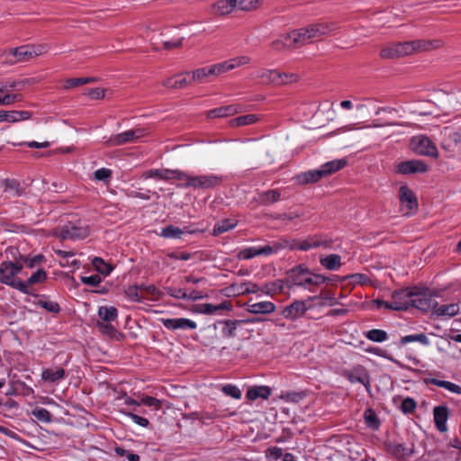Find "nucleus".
I'll use <instances>...</instances> for the list:
<instances>
[{"mask_svg":"<svg viewBox=\"0 0 461 461\" xmlns=\"http://www.w3.org/2000/svg\"><path fill=\"white\" fill-rule=\"evenodd\" d=\"M339 280V276L329 278L322 275L313 274L304 265L296 266L286 273V285L289 289L298 286L308 291H312L314 286H319L327 281Z\"/></svg>","mask_w":461,"mask_h":461,"instance_id":"obj_1","label":"nucleus"},{"mask_svg":"<svg viewBox=\"0 0 461 461\" xmlns=\"http://www.w3.org/2000/svg\"><path fill=\"white\" fill-rule=\"evenodd\" d=\"M23 268V263L20 261H4L0 264V283L17 289L23 294H31V291L27 288V284L17 277V275Z\"/></svg>","mask_w":461,"mask_h":461,"instance_id":"obj_2","label":"nucleus"},{"mask_svg":"<svg viewBox=\"0 0 461 461\" xmlns=\"http://www.w3.org/2000/svg\"><path fill=\"white\" fill-rule=\"evenodd\" d=\"M182 181H184V183L178 185V186L180 187H193L194 189H211L220 185L222 183V176L215 174L190 176L187 173H185V176Z\"/></svg>","mask_w":461,"mask_h":461,"instance_id":"obj_3","label":"nucleus"},{"mask_svg":"<svg viewBox=\"0 0 461 461\" xmlns=\"http://www.w3.org/2000/svg\"><path fill=\"white\" fill-rule=\"evenodd\" d=\"M312 32L304 31V32L301 33L300 31H289L284 33L275 44L278 49L280 45L284 48H291L305 44L311 38L315 37V33H312Z\"/></svg>","mask_w":461,"mask_h":461,"instance_id":"obj_4","label":"nucleus"},{"mask_svg":"<svg viewBox=\"0 0 461 461\" xmlns=\"http://www.w3.org/2000/svg\"><path fill=\"white\" fill-rule=\"evenodd\" d=\"M411 149L420 156L438 158V152L435 144L425 135H417L411 140Z\"/></svg>","mask_w":461,"mask_h":461,"instance_id":"obj_5","label":"nucleus"},{"mask_svg":"<svg viewBox=\"0 0 461 461\" xmlns=\"http://www.w3.org/2000/svg\"><path fill=\"white\" fill-rule=\"evenodd\" d=\"M148 133V130L145 128L129 130L111 136L106 143L108 146H120L128 142H134Z\"/></svg>","mask_w":461,"mask_h":461,"instance_id":"obj_6","label":"nucleus"},{"mask_svg":"<svg viewBox=\"0 0 461 461\" xmlns=\"http://www.w3.org/2000/svg\"><path fill=\"white\" fill-rule=\"evenodd\" d=\"M411 307L417 308L423 312L433 310L438 306V302L428 293L420 290L417 287L412 288Z\"/></svg>","mask_w":461,"mask_h":461,"instance_id":"obj_7","label":"nucleus"},{"mask_svg":"<svg viewBox=\"0 0 461 461\" xmlns=\"http://www.w3.org/2000/svg\"><path fill=\"white\" fill-rule=\"evenodd\" d=\"M185 176V172L178 169H167V168H153L145 171L142 177L145 179L158 177L162 180L168 181L171 179L183 180Z\"/></svg>","mask_w":461,"mask_h":461,"instance_id":"obj_8","label":"nucleus"},{"mask_svg":"<svg viewBox=\"0 0 461 461\" xmlns=\"http://www.w3.org/2000/svg\"><path fill=\"white\" fill-rule=\"evenodd\" d=\"M89 230L86 226L68 223L63 225L59 230V238L61 240H81L88 236Z\"/></svg>","mask_w":461,"mask_h":461,"instance_id":"obj_9","label":"nucleus"},{"mask_svg":"<svg viewBox=\"0 0 461 461\" xmlns=\"http://www.w3.org/2000/svg\"><path fill=\"white\" fill-rule=\"evenodd\" d=\"M399 196L402 205V212L404 214H410L417 208V199L413 192L407 185H402L400 187Z\"/></svg>","mask_w":461,"mask_h":461,"instance_id":"obj_10","label":"nucleus"},{"mask_svg":"<svg viewBox=\"0 0 461 461\" xmlns=\"http://www.w3.org/2000/svg\"><path fill=\"white\" fill-rule=\"evenodd\" d=\"M412 295V288H405L394 291L392 294V300L394 305V311L402 312L409 309V307H411V301Z\"/></svg>","mask_w":461,"mask_h":461,"instance_id":"obj_11","label":"nucleus"},{"mask_svg":"<svg viewBox=\"0 0 461 461\" xmlns=\"http://www.w3.org/2000/svg\"><path fill=\"white\" fill-rule=\"evenodd\" d=\"M429 169L428 165L420 159H411L401 162L397 165V173L410 175L416 173H425Z\"/></svg>","mask_w":461,"mask_h":461,"instance_id":"obj_12","label":"nucleus"},{"mask_svg":"<svg viewBox=\"0 0 461 461\" xmlns=\"http://www.w3.org/2000/svg\"><path fill=\"white\" fill-rule=\"evenodd\" d=\"M161 323L169 330H187L197 328L196 322L187 318H163Z\"/></svg>","mask_w":461,"mask_h":461,"instance_id":"obj_13","label":"nucleus"},{"mask_svg":"<svg viewBox=\"0 0 461 461\" xmlns=\"http://www.w3.org/2000/svg\"><path fill=\"white\" fill-rule=\"evenodd\" d=\"M47 50V47L43 45H27L21 46L14 50V55L17 57L18 61H23L31 58L41 55Z\"/></svg>","mask_w":461,"mask_h":461,"instance_id":"obj_14","label":"nucleus"},{"mask_svg":"<svg viewBox=\"0 0 461 461\" xmlns=\"http://www.w3.org/2000/svg\"><path fill=\"white\" fill-rule=\"evenodd\" d=\"M307 311L304 301L296 300L282 310V315L288 320H296L302 317Z\"/></svg>","mask_w":461,"mask_h":461,"instance_id":"obj_15","label":"nucleus"},{"mask_svg":"<svg viewBox=\"0 0 461 461\" xmlns=\"http://www.w3.org/2000/svg\"><path fill=\"white\" fill-rule=\"evenodd\" d=\"M449 417V409L446 405H438L433 409V419L437 429L439 432L447 430V421Z\"/></svg>","mask_w":461,"mask_h":461,"instance_id":"obj_16","label":"nucleus"},{"mask_svg":"<svg viewBox=\"0 0 461 461\" xmlns=\"http://www.w3.org/2000/svg\"><path fill=\"white\" fill-rule=\"evenodd\" d=\"M32 116V113L30 111H4L0 110V122H18L21 121H26L31 119Z\"/></svg>","mask_w":461,"mask_h":461,"instance_id":"obj_17","label":"nucleus"},{"mask_svg":"<svg viewBox=\"0 0 461 461\" xmlns=\"http://www.w3.org/2000/svg\"><path fill=\"white\" fill-rule=\"evenodd\" d=\"M41 376L44 382L58 384L66 377V371L59 366L46 368L42 370Z\"/></svg>","mask_w":461,"mask_h":461,"instance_id":"obj_18","label":"nucleus"},{"mask_svg":"<svg viewBox=\"0 0 461 461\" xmlns=\"http://www.w3.org/2000/svg\"><path fill=\"white\" fill-rule=\"evenodd\" d=\"M237 8V0H218L212 5V13L215 15H227Z\"/></svg>","mask_w":461,"mask_h":461,"instance_id":"obj_19","label":"nucleus"},{"mask_svg":"<svg viewBox=\"0 0 461 461\" xmlns=\"http://www.w3.org/2000/svg\"><path fill=\"white\" fill-rule=\"evenodd\" d=\"M276 305L269 301L248 303V312L253 314H269L274 312Z\"/></svg>","mask_w":461,"mask_h":461,"instance_id":"obj_20","label":"nucleus"},{"mask_svg":"<svg viewBox=\"0 0 461 461\" xmlns=\"http://www.w3.org/2000/svg\"><path fill=\"white\" fill-rule=\"evenodd\" d=\"M33 79L32 78H24L22 80H12V81H5L0 83V93L4 92H11L12 91H20L22 90L25 86L32 84Z\"/></svg>","mask_w":461,"mask_h":461,"instance_id":"obj_21","label":"nucleus"},{"mask_svg":"<svg viewBox=\"0 0 461 461\" xmlns=\"http://www.w3.org/2000/svg\"><path fill=\"white\" fill-rule=\"evenodd\" d=\"M198 312L203 314H215L220 311H231L232 305L230 302L225 301L218 305L212 303H203L198 305Z\"/></svg>","mask_w":461,"mask_h":461,"instance_id":"obj_22","label":"nucleus"},{"mask_svg":"<svg viewBox=\"0 0 461 461\" xmlns=\"http://www.w3.org/2000/svg\"><path fill=\"white\" fill-rule=\"evenodd\" d=\"M271 394V388L267 385L253 386L247 391L246 397L250 401L258 398L263 400L268 399Z\"/></svg>","mask_w":461,"mask_h":461,"instance_id":"obj_23","label":"nucleus"},{"mask_svg":"<svg viewBox=\"0 0 461 461\" xmlns=\"http://www.w3.org/2000/svg\"><path fill=\"white\" fill-rule=\"evenodd\" d=\"M194 230H189L188 227L180 229L174 225H168L161 230L160 236L166 239H180L184 233H194Z\"/></svg>","mask_w":461,"mask_h":461,"instance_id":"obj_24","label":"nucleus"},{"mask_svg":"<svg viewBox=\"0 0 461 461\" xmlns=\"http://www.w3.org/2000/svg\"><path fill=\"white\" fill-rule=\"evenodd\" d=\"M346 377L351 384H362L366 387L369 385V376L366 371L362 368H355L352 372L346 375Z\"/></svg>","mask_w":461,"mask_h":461,"instance_id":"obj_25","label":"nucleus"},{"mask_svg":"<svg viewBox=\"0 0 461 461\" xmlns=\"http://www.w3.org/2000/svg\"><path fill=\"white\" fill-rule=\"evenodd\" d=\"M323 177L324 176L321 173V168H318L301 173L296 176V180L297 183L300 185H306L310 183L318 182L320 179Z\"/></svg>","mask_w":461,"mask_h":461,"instance_id":"obj_26","label":"nucleus"},{"mask_svg":"<svg viewBox=\"0 0 461 461\" xmlns=\"http://www.w3.org/2000/svg\"><path fill=\"white\" fill-rule=\"evenodd\" d=\"M285 285H286V278L285 280L277 279L263 285L260 287V292L267 295L273 296L274 294L283 292Z\"/></svg>","mask_w":461,"mask_h":461,"instance_id":"obj_27","label":"nucleus"},{"mask_svg":"<svg viewBox=\"0 0 461 461\" xmlns=\"http://www.w3.org/2000/svg\"><path fill=\"white\" fill-rule=\"evenodd\" d=\"M388 452L393 456L401 459L408 458L411 456L412 451L411 448L406 447L401 443H389L387 446Z\"/></svg>","mask_w":461,"mask_h":461,"instance_id":"obj_28","label":"nucleus"},{"mask_svg":"<svg viewBox=\"0 0 461 461\" xmlns=\"http://www.w3.org/2000/svg\"><path fill=\"white\" fill-rule=\"evenodd\" d=\"M434 314L437 317H447L450 318L456 316L459 312V304L458 303H450L438 305L436 308H433Z\"/></svg>","mask_w":461,"mask_h":461,"instance_id":"obj_29","label":"nucleus"},{"mask_svg":"<svg viewBox=\"0 0 461 461\" xmlns=\"http://www.w3.org/2000/svg\"><path fill=\"white\" fill-rule=\"evenodd\" d=\"M346 164V159H335L323 164L320 168L323 176L327 177L343 168Z\"/></svg>","mask_w":461,"mask_h":461,"instance_id":"obj_30","label":"nucleus"},{"mask_svg":"<svg viewBox=\"0 0 461 461\" xmlns=\"http://www.w3.org/2000/svg\"><path fill=\"white\" fill-rule=\"evenodd\" d=\"M258 321V319L253 318V319L243 320L242 321L245 322V323H254V322H256ZM240 321H221L220 323L223 324V328L221 330V332H222L223 336L228 337V338L234 337L237 326H238V324Z\"/></svg>","mask_w":461,"mask_h":461,"instance_id":"obj_31","label":"nucleus"},{"mask_svg":"<svg viewBox=\"0 0 461 461\" xmlns=\"http://www.w3.org/2000/svg\"><path fill=\"white\" fill-rule=\"evenodd\" d=\"M321 265L330 271L338 270L341 267V257L338 254H330L320 258Z\"/></svg>","mask_w":461,"mask_h":461,"instance_id":"obj_32","label":"nucleus"},{"mask_svg":"<svg viewBox=\"0 0 461 461\" xmlns=\"http://www.w3.org/2000/svg\"><path fill=\"white\" fill-rule=\"evenodd\" d=\"M415 52H422L439 48L442 45L440 40H414Z\"/></svg>","mask_w":461,"mask_h":461,"instance_id":"obj_33","label":"nucleus"},{"mask_svg":"<svg viewBox=\"0 0 461 461\" xmlns=\"http://www.w3.org/2000/svg\"><path fill=\"white\" fill-rule=\"evenodd\" d=\"M399 48L398 42L388 43L381 49L380 57L390 59L401 58L402 56Z\"/></svg>","mask_w":461,"mask_h":461,"instance_id":"obj_34","label":"nucleus"},{"mask_svg":"<svg viewBox=\"0 0 461 461\" xmlns=\"http://www.w3.org/2000/svg\"><path fill=\"white\" fill-rule=\"evenodd\" d=\"M258 77L261 79L263 85L278 86V70L276 69H262L258 71Z\"/></svg>","mask_w":461,"mask_h":461,"instance_id":"obj_35","label":"nucleus"},{"mask_svg":"<svg viewBox=\"0 0 461 461\" xmlns=\"http://www.w3.org/2000/svg\"><path fill=\"white\" fill-rule=\"evenodd\" d=\"M186 75V73L185 74ZM180 78L174 79L173 77L167 78L162 82V85L167 88L179 89L184 88L191 84V80L188 76H178Z\"/></svg>","mask_w":461,"mask_h":461,"instance_id":"obj_36","label":"nucleus"},{"mask_svg":"<svg viewBox=\"0 0 461 461\" xmlns=\"http://www.w3.org/2000/svg\"><path fill=\"white\" fill-rule=\"evenodd\" d=\"M98 316L101 322H112L117 319L118 311L113 306H100Z\"/></svg>","mask_w":461,"mask_h":461,"instance_id":"obj_37","label":"nucleus"},{"mask_svg":"<svg viewBox=\"0 0 461 461\" xmlns=\"http://www.w3.org/2000/svg\"><path fill=\"white\" fill-rule=\"evenodd\" d=\"M0 106H10L23 101V95L20 93L4 92L1 93Z\"/></svg>","mask_w":461,"mask_h":461,"instance_id":"obj_38","label":"nucleus"},{"mask_svg":"<svg viewBox=\"0 0 461 461\" xmlns=\"http://www.w3.org/2000/svg\"><path fill=\"white\" fill-rule=\"evenodd\" d=\"M259 121V116L257 114H246L232 119L230 122L231 127H240L244 125L254 124Z\"/></svg>","mask_w":461,"mask_h":461,"instance_id":"obj_39","label":"nucleus"},{"mask_svg":"<svg viewBox=\"0 0 461 461\" xmlns=\"http://www.w3.org/2000/svg\"><path fill=\"white\" fill-rule=\"evenodd\" d=\"M237 225V221L235 220L230 219H223L218 221L212 230V234L214 236L222 234L231 229H233Z\"/></svg>","mask_w":461,"mask_h":461,"instance_id":"obj_40","label":"nucleus"},{"mask_svg":"<svg viewBox=\"0 0 461 461\" xmlns=\"http://www.w3.org/2000/svg\"><path fill=\"white\" fill-rule=\"evenodd\" d=\"M322 245V242L316 237H309L303 240H299L294 246V249L306 251Z\"/></svg>","mask_w":461,"mask_h":461,"instance_id":"obj_41","label":"nucleus"},{"mask_svg":"<svg viewBox=\"0 0 461 461\" xmlns=\"http://www.w3.org/2000/svg\"><path fill=\"white\" fill-rule=\"evenodd\" d=\"M366 425L373 430H377L380 427L379 419L373 409H366L364 412Z\"/></svg>","mask_w":461,"mask_h":461,"instance_id":"obj_42","label":"nucleus"},{"mask_svg":"<svg viewBox=\"0 0 461 461\" xmlns=\"http://www.w3.org/2000/svg\"><path fill=\"white\" fill-rule=\"evenodd\" d=\"M280 199V192L277 190H269L263 192L258 195V202L261 204L268 205L277 202Z\"/></svg>","mask_w":461,"mask_h":461,"instance_id":"obj_43","label":"nucleus"},{"mask_svg":"<svg viewBox=\"0 0 461 461\" xmlns=\"http://www.w3.org/2000/svg\"><path fill=\"white\" fill-rule=\"evenodd\" d=\"M97 78L94 77H77V78H69L66 80L64 84V89H71L74 87H77L79 86L85 85V84H90L96 82Z\"/></svg>","mask_w":461,"mask_h":461,"instance_id":"obj_44","label":"nucleus"},{"mask_svg":"<svg viewBox=\"0 0 461 461\" xmlns=\"http://www.w3.org/2000/svg\"><path fill=\"white\" fill-rule=\"evenodd\" d=\"M411 342H419L423 346L429 345V340L425 333L406 335V336H403L401 338V343L402 345L411 343Z\"/></svg>","mask_w":461,"mask_h":461,"instance_id":"obj_45","label":"nucleus"},{"mask_svg":"<svg viewBox=\"0 0 461 461\" xmlns=\"http://www.w3.org/2000/svg\"><path fill=\"white\" fill-rule=\"evenodd\" d=\"M160 35L162 37L161 43L163 44L164 48L167 50L181 46L182 41L185 39L183 36L171 38L167 35V33H161Z\"/></svg>","mask_w":461,"mask_h":461,"instance_id":"obj_46","label":"nucleus"},{"mask_svg":"<svg viewBox=\"0 0 461 461\" xmlns=\"http://www.w3.org/2000/svg\"><path fill=\"white\" fill-rule=\"evenodd\" d=\"M186 76L189 77L192 84L193 82L202 83L203 79L206 77L211 76V74H208V67H205L197 68L194 70L192 73L187 72Z\"/></svg>","mask_w":461,"mask_h":461,"instance_id":"obj_47","label":"nucleus"},{"mask_svg":"<svg viewBox=\"0 0 461 461\" xmlns=\"http://www.w3.org/2000/svg\"><path fill=\"white\" fill-rule=\"evenodd\" d=\"M262 0H237V7L241 11H252L258 9Z\"/></svg>","mask_w":461,"mask_h":461,"instance_id":"obj_48","label":"nucleus"},{"mask_svg":"<svg viewBox=\"0 0 461 461\" xmlns=\"http://www.w3.org/2000/svg\"><path fill=\"white\" fill-rule=\"evenodd\" d=\"M278 86L292 84L300 79V76L293 72H281L278 70Z\"/></svg>","mask_w":461,"mask_h":461,"instance_id":"obj_49","label":"nucleus"},{"mask_svg":"<svg viewBox=\"0 0 461 461\" xmlns=\"http://www.w3.org/2000/svg\"><path fill=\"white\" fill-rule=\"evenodd\" d=\"M366 337L369 340L374 341V342H383L387 339L388 335L383 330L374 329V330H370L369 331H367V333L366 334Z\"/></svg>","mask_w":461,"mask_h":461,"instance_id":"obj_50","label":"nucleus"},{"mask_svg":"<svg viewBox=\"0 0 461 461\" xmlns=\"http://www.w3.org/2000/svg\"><path fill=\"white\" fill-rule=\"evenodd\" d=\"M45 258L43 255H36L32 258L27 256H21L19 260L21 263L23 262L30 268H33L41 265L44 261Z\"/></svg>","mask_w":461,"mask_h":461,"instance_id":"obj_51","label":"nucleus"},{"mask_svg":"<svg viewBox=\"0 0 461 461\" xmlns=\"http://www.w3.org/2000/svg\"><path fill=\"white\" fill-rule=\"evenodd\" d=\"M96 326L103 334L108 335L111 338H115L118 335L117 330L111 322H101L98 321Z\"/></svg>","mask_w":461,"mask_h":461,"instance_id":"obj_52","label":"nucleus"},{"mask_svg":"<svg viewBox=\"0 0 461 461\" xmlns=\"http://www.w3.org/2000/svg\"><path fill=\"white\" fill-rule=\"evenodd\" d=\"M47 274L45 270L42 268L38 269L35 273H33L28 280L25 282L27 284V288H29V285H32L35 284L42 283L46 280Z\"/></svg>","mask_w":461,"mask_h":461,"instance_id":"obj_53","label":"nucleus"},{"mask_svg":"<svg viewBox=\"0 0 461 461\" xmlns=\"http://www.w3.org/2000/svg\"><path fill=\"white\" fill-rule=\"evenodd\" d=\"M32 415L41 422H50L51 415L50 411L43 407H36L32 411Z\"/></svg>","mask_w":461,"mask_h":461,"instance_id":"obj_54","label":"nucleus"},{"mask_svg":"<svg viewBox=\"0 0 461 461\" xmlns=\"http://www.w3.org/2000/svg\"><path fill=\"white\" fill-rule=\"evenodd\" d=\"M257 256H260L259 247H249L240 250L238 254L240 259L249 260Z\"/></svg>","mask_w":461,"mask_h":461,"instance_id":"obj_55","label":"nucleus"},{"mask_svg":"<svg viewBox=\"0 0 461 461\" xmlns=\"http://www.w3.org/2000/svg\"><path fill=\"white\" fill-rule=\"evenodd\" d=\"M92 264L98 272L104 275H109L112 271V267L105 263L101 258H95Z\"/></svg>","mask_w":461,"mask_h":461,"instance_id":"obj_56","label":"nucleus"},{"mask_svg":"<svg viewBox=\"0 0 461 461\" xmlns=\"http://www.w3.org/2000/svg\"><path fill=\"white\" fill-rule=\"evenodd\" d=\"M37 305L52 313H58L60 311L59 304L50 300H39Z\"/></svg>","mask_w":461,"mask_h":461,"instance_id":"obj_57","label":"nucleus"},{"mask_svg":"<svg viewBox=\"0 0 461 461\" xmlns=\"http://www.w3.org/2000/svg\"><path fill=\"white\" fill-rule=\"evenodd\" d=\"M221 391L223 392L224 394L230 396L234 399L239 400L241 398V391L236 385H233L230 384H226V385L222 386Z\"/></svg>","mask_w":461,"mask_h":461,"instance_id":"obj_58","label":"nucleus"},{"mask_svg":"<svg viewBox=\"0 0 461 461\" xmlns=\"http://www.w3.org/2000/svg\"><path fill=\"white\" fill-rule=\"evenodd\" d=\"M120 412L124 414L125 416L131 418L134 423H136L141 427L146 428L149 424V421L146 418L140 417L131 411H126L121 410Z\"/></svg>","mask_w":461,"mask_h":461,"instance_id":"obj_59","label":"nucleus"},{"mask_svg":"<svg viewBox=\"0 0 461 461\" xmlns=\"http://www.w3.org/2000/svg\"><path fill=\"white\" fill-rule=\"evenodd\" d=\"M416 407H417V403L414 401V399H412L411 397H407V398L403 399L402 402L401 411L405 414H409V413H412L415 411Z\"/></svg>","mask_w":461,"mask_h":461,"instance_id":"obj_60","label":"nucleus"},{"mask_svg":"<svg viewBox=\"0 0 461 461\" xmlns=\"http://www.w3.org/2000/svg\"><path fill=\"white\" fill-rule=\"evenodd\" d=\"M95 179L97 181L107 182L110 180L112 176V170L108 168H100L95 171L94 173Z\"/></svg>","mask_w":461,"mask_h":461,"instance_id":"obj_61","label":"nucleus"},{"mask_svg":"<svg viewBox=\"0 0 461 461\" xmlns=\"http://www.w3.org/2000/svg\"><path fill=\"white\" fill-rule=\"evenodd\" d=\"M227 71L226 61L208 67V74H211L212 76H219Z\"/></svg>","mask_w":461,"mask_h":461,"instance_id":"obj_62","label":"nucleus"},{"mask_svg":"<svg viewBox=\"0 0 461 461\" xmlns=\"http://www.w3.org/2000/svg\"><path fill=\"white\" fill-rule=\"evenodd\" d=\"M126 296L132 302H141L143 297L139 293L138 286H129L125 291Z\"/></svg>","mask_w":461,"mask_h":461,"instance_id":"obj_63","label":"nucleus"},{"mask_svg":"<svg viewBox=\"0 0 461 461\" xmlns=\"http://www.w3.org/2000/svg\"><path fill=\"white\" fill-rule=\"evenodd\" d=\"M114 450L118 456L126 457L128 461H140V456L129 450L120 447H115Z\"/></svg>","mask_w":461,"mask_h":461,"instance_id":"obj_64","label":"nucleus"}]
</instances>
